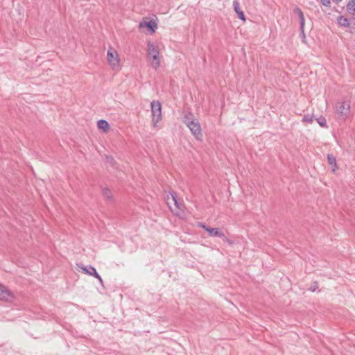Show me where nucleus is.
<instances>
[{"instance_id": "dca6fc26", "label": "nucleus", "mask_w": 355, "mask_h": 355, "mask_svg": "<svg viewBox=\"0 0 355 355\" xmlns=\"http://www.w3.org/2000/svg\"><path fill=\"white\" fill-rule=\"evenodd\" d=\"M327 159L329 164L333 166L332 171H335L336 168V160L335 157L331 155H328Z\"/></svg>"}, {"instance_id": "423d86ee", "label": "nucleus", "mask_w": 355, "mask_h": 355, "mask_svg": "<svg viewBox=\"0 0 355 355\" xmlns=\"http://www.w3.org/2000/svg\"><path fill=\"white\" fill-rule=\"evenodd\" d=\"M337 112L342 119L345 120L350 113V104L347 102L341 103L337 107Z\"/></svg>"}, {"instance_id": "6ab92c4d", "label": "nucleus", "mask_w": 355, "mask_h": 355, "mask_svg": "<svg viewBox=\"0 0 355 355\" xmlns=\"http://www.w3.org/2000/svg\"><path fill=\"white\" fill-rule=\"evenodd\" d=\"M313 120V116L310 115H305L303 118V121L307 123H311Z\"/></svg>"}, {"instance_id": "7ed1b4c3", "label": "nucleus", "mask_w": 355, "mask_h": 355, "mask_svg": "<svg viewBox=\"0 0 355 355\" xmlns=\"http://www.w3.org/2000/svg\"><path fill=\"white\" fill-rule=\"evenodd\" d=\"M166 201L171 211L175 215H179L180 211L182 210V207L181 204L178 202L175 193L173 192L167 195Z\"/></svg>"}, {"instance_id": "f257e3e1", "label": "nucleus", "mask_w": 355, "mask_h": 355, "mask_svg": "<svg viewBox=\"0 0 355 355\" xmlns=\"http://www.w3.org/2000/svg\"><path fill=\"white\" fill-rule=\"evenodd\" d=\"M184 123L191 130V133L198 140H201L202 134L200 125L192 114H187L184 116Z\"/></svg>"}, {"instance_id": "aec40b11", "label": "nucleus", "mask_w": 355, "mask_h": 355, "mask_svg": "<svg viewBox=\"0 0 355 355\" xmlns=\"http://www.w3.org/2000/svg\"><path fill=\"white\" fill-rule=\"evenodd\" d=\"M321 3L322 5L325 6H329V4H330V1L329 0H320Z\"/></svg>"}, {"instance_id": "f8f14e48", "label": "nucleus", "mask_w": 355, "mask_h": 355, "mask_svg": "<svg viewBox=\"0 0 355 355\" xmlns=\"http://www.w3.org/2000/svg\"><path fill=\"white\" fill-rule=\"evenodd\" d=\"M207 232L211 236L225 237V234L219 231L218 228H207Z\"/></svg>"}, {"instance_id": "f03ea898", "label": "nucleus", "mask_w": 355, "mask_h": 355, "mask_svg": "<svg viewBox=\"0 0 355 355\" xmlns=\"http://www.w3.org/2000/svg\"><path fill=\"white\" fill-rule=\"evenodd\" d=\"M148 60L152 68L157 69L160 66V56L158 47L151 42L147 45Z\"/></svg>"}, {"instance_id": "39448f33", "label": "nucleus", "mask_w": 355, "mask_h": 355, "mask_svg": "<svg viewBox=\"0 0 355 355\" xmlns=\"http://www.w3.org/2000/svg\"><path fill=\"white\" fill-rule=\"evenodd\" d=\"M107 60L113 70H119L120 69V60L117 51L113 48H110L107 53Z\"/></svg>"}, {"instance_id": "5701e85b", "label": "nucleus", "mask_w": 355, "mask_h": 355, "mask_svg": "<svg viewBox=\"0 0 355 355\" xmlns=\"http://www.w3.org/2000/svg\"><path fill=\"white\" fill-rule=\"evenodd\" d=\"M311 291H315V288H311Z\"/></svg>"}, {"instance_id": "1a4fd4ad", "label": "nucleus", "mask_w": 355, "mask_h": 355, "mask_svg": "<svg viewBox=\"0 0 355 355\" xmlns=\"http://www.w3.org/2000/svg\"><path fill=\"white\" fill-rule=\"evenodd\" d=\"M233 8H234V11L237 14L238 17L240 19H241L242 21H245L246 19H245L244 12L243 11H241L240 9V4H239V2L238 0H234L233 1Z\"/></svg>"}, {"instance_id": "ddd939ff", "label": "nucleus", "mask_w": 355, "mask_h": 355, "mask_svg": "<svg viewBox=\"0 0 355 355\" xmlns=\"http://www.w3.org/2000/svg\"><path fill=\"white\" fill-rule=\"evenodd\" d=\"M97 126L99 130H101L103 132H107L110 129V125L105 120L101 119L97 123Z\"/></svg>"}, {"instance_id": "4be33fe9", "label": "nucleus", "mask_w": 355, "mask_h": 355, "mask_svg": "<svg viewBox=\"0 0 355 355\" xmlns=\"http://www.w3.org/2000/svg\"><path fill=\"white\" fill-rule=\"evenodd\" d=\"M333 1L338 3V2L341 1L342 0H333Z\"/></svg>"}, {"instance_id": "6e6552de", "label": "nucleus", "mask_w": 355, "mask_h": 355, "mask_svg": "<svg viewBox=\"0 0 355 355\" xmlns=\"http://www.w3.org/2000/svg\"><path fill=\"white\" fill-rule=\"evenodd\" d=\"M12 297V293L5 286L0 284V300L9 301Z\"/></svg>"}, {"instance_id": "412c9836", "label": "nucleus", "mask_w": 355, "mask_h": 355, "mask_svg": "<svg viewBox=\"0 0 355 355\" xmlns=\"http://www.w3.org/2000/svg\"><path fill=\"white\" fill-rule=\"evenodd\" d=\"M199 227L203 228L204 230H205L207 231V228H209V227H207V225H205V224L203 223H200L199 224Z\"/></svg>"}, {"instance_id": "f3484780", "label": "nucleus", "mask_w": 355, "mask_h": 355, "mask_svg": "<svg viewBox=\"0 0 355 355\" xmlns=\"http://www.w3.org/2000/svg\"><path fill=\"white\" fill-rule=\"evenodd\" d=\"M102 192L105 198H106L109 200H112V191L109 189L104 188L102 190Z\"/></svg>"}, {"instance_id": "9d476101", "label": "nucleus", "mask_w": 355, "mask_h": 355, "mask_svg": "<svg viewBox=\"0 0 355 355\" xmlns=\"http://www.w3.org/2000/svg\"><path fill=\"white\" fill-rule=\"evenodd\" d=\"M294 12L296 15H297V16L300 18L301 32L304 35V28L305 19L304 17V14H303L302 11L299 8H296L294 10Z\"/></svg>"}, {"instance_id": "20e7f679", "label": "nucleus", "mask_w": 355, "mask_h": 355, "mask_svg": "<svg viewBox=\"0 0 355 355\" xmlns=\"http://www.w3.org/2000/svg\"><path fill=\"white\" fill-rule=\"evenodd\" d=\"M152 112V123L154 127L157 126V123L161 121L162 116V105L161 103L157 101H153L150 103Z\"/></svg>"}, {"instance_id": "0eeeda50", "label": "nucleus", "mask_w": 355, "mask_h": 355, "mask_svg": "<svg viewBox=\"0 0 355 355\" xmlns=\"http://www.w3.org/2000/svg\"><path fill=\"white\" fill-rule=\"evenodd\" d=\"M80 268L85 273L94 277L99 281V282L101 284H103V279H102L101 277L98 274V272H96V269L94 267L90 266L88 267L83 266L80 267Z\"/></svg>"}, {"instance_id": "4468645a", "label": "nucleus", "mask_w": 355, "mask_h": 355, "mask_svg": "<svg viewBox=\"0 0 355 355\" xmlns=\"http://www.w3.org/2000/svg\"><path fill=\"white\" fill-rule=\"evenodd\" d=\"M338 24L343 27H348L349 25V20L343 16L338 17Z\"/></svg>"}, {"instance_id": "2eb2a0df", "label": "nucleus", "mask_w": 355, "mask_h": 355, "mask_svg": "<svg viewBox=\"0 0 355 355\" xmlns=\"http://www.w3.org/2000/svg\"><path fill=\"white\" fill-rule=\"evenodd\" d=\"M347 10L352 15H355V0H351L347 5Z\"/></svg>"}, {"instance_id": "a211bd4d", "label": "nucleus", "mask_w": 355, "mask_h": 355, "mask_svg": "<svg viewBox=\"0 0 355 355\" xmlns=\"http://www.w3.org/2000/svg\"><path fill=\"white\" fill-rule=\"evenodd\" d=\"M315 120L318 123V124L323 128H327V121L324 116H320L319 118H316Z\"/></svg>"}, {"instance_id": "9b49d317", "label": "nucleus", "mask_w": 355, "mask_h": 355, "mask_svg": "<svg viewBox=\"0 0 355 355\" xmlns=\"http://www.w3.org/2000/svg\"><path fill=\"white\" fill-rule=\"evenodd\" d=\"M144 27L149 28L152 31V32H155V29L157 28V24L153 21L140 22L139 28H141Z\"/></svg>"}]
</instances>
